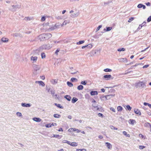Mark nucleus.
<instances>
[{
  "mask_svg": "<svg viewBox=\"0 0 151 151\" xmlns=\"http://www.w3.org/2000/svg\"><path fill=\"white\" fill-rule=\"evenodd\" d=\"M49 23H47L43 24V27L45 29H50V30H53L55 29L56 28H59L60 26H61L62 24L60 23H58L55 24L54 26H52L50 28L48 27Z\"/></svg>",
  "mask_w": 151,
  "mask_h": 151,
  "instance_id": "f257e3e1",
  "label": "nucleus"
},
{
  "mask_svg": "<svg viewBox=\"0 0 151 151\" xmlns=\"http://www.w3.org/2000/svg\"><path fill=\"white\" fill-rule=\"evenodd\" d=\"M40 66L36 64H34L33 65V73L34 75H36L39 73V70L40 69Z\"/></svg>",
  "mask_w": 151,
  "mask_h": 151,
  "instance_id": "f03ea898",
  "label": "nucleus"
},
{
  "mask_svg": "<svg viewBox=\"0 0 151 151\" xmlns=\"http://www.w3.org/2000/svg\"><path fill=\"white\" fill-rule=\"evenodd\" d=\"M52 47V44H48L46 45H44L41 46L39 49V50H49Z\"/></svg>",
  "mask_w": 151,
  "mask_h": 151,
  "instance_id": "7ed1b4c3",
  "label": "nucleus"
},
{
  "mask_svg": "<svg viewBox=\"0 0 151 151\" xmlns=\"http://www.w3.org/2000/svg\"><path fill=\"white\" fill-rule=\"evenodd\" d=\"M135 87L136 88L140 87L145 88L146 87V86L145 83L143 82L139 81L135 83Z\"/></svg>",
  "mask_w": 151,
  "mask_h": 151,
  "instance_id": "20e7f679",
  "label": "nucleus"
},
{
  "mask_svg": "<svg viewBox=\"0 0 151 151\" xmlns=\"http://www.w3.org/2000/svg\"><path fill=\"white\" fill-rule=\"evenodd\" d=\"M70 13L71 14L70 16L72 18H75L77 17L80 14L79 11L74 12L73 10H71L70 11Z\"/></svg>",
  "mask_w": 151,
  "mask_h": 151,
  "instance_id": "39448f33",
  "label": "nucleus"
},
{
  "mask_svg": "<svg viewBox=\"0 0 151 151\" xmlns=\"http://www.w3.org/2000/svg\"><path fill=\"white\" fill-rule=\"evenodd\" d=\"M12 8H10V10L13 12H15L17 8H19L20 6L18 5H12Z\"/></svg>",
  "mask_w": 151,
  "mask_h": 151,
  "instance_id": "423d86ee",
  "label": "nucleus"
},
{
  "mask_svg": "<svg viewBox=\"0 0 151 151\" xmlns=\"http://www.w3.org/2000/svg\"><path fill=\"white\" fill-rule=\"evenodd\" d=\"M45 40H48L51 37L52 35L51 34H43Z\"/></svg>",
  "mask_w": 151,
  "mask_h": 151,
  "instance_id": "0eeeda50",
  "label": "nucleus"
},
{
  "mask_svg": "<svg viewBox=\"0 0 151 151\" xmlns=\"http://www.w3.org/2000/svg\"><path fill=\"white\" fill-rule=\"evenodd\" d=\"M21 105L22 107H29L32 106V104H26L23 103H21Z\"/></svg>",
  "mask_w": 151,
  "mask_h": 151,
  "instance_id": "6e6552de",
  "label": "nucleus"
},
{
  "mask_svg": "<svg viewBox=\"0 0 151 151\" xmlns=\"http://www.w3.org/2000/svg\"><path fill=\"white\" fill-rule=\"evenodd\" d=\"M37 59V57L36 56H31L30 58L31 60L32 63L36 62Z\"/></svg>",
  "mask_w": 151,
  "mask_h": 151,
  "instance_id": "1a4fd4ad",
  "label": "nucleus"
},
{
  "mask_svg": "<svg viewBox=\"0 0 151 151\" xmlns=\"http://www.w3.org/2000/svg\"><path fill=\"white\" fill-rule=\"evenodd\" d=\"M119 62L126 63L127 62V60L126 58H121L118 59Z\"/></svg>",
  "mask_w": 151,
  "mask_h": 151,
  "instance_id": "9d476101",
  "label": "nucleus"
},
{
  "mask_svg": "<svg viewBox=\"0 0 151 151\" xmlns=\"http://www.w3.org/2000/svg\"><path fill=\"white\" fill-rule=\"evenodd\" d=\"M106 146L109 149L111 150L112 148V145L109 143L106 142L105 143Z\"/></svg>",
  "mask_w": 151,
  "mask_h": 151,
  "instance_id": "9b49d317",
  "label": "nucleus"
},
{
  "mask_svg": "<svg viewBox=\"0 0 151 151\" xmlns=\"http://www.w3.org/2000/svg\"><path fill=\"white\" fill-rule=\"evenodd\" d=\"M134 113L136 114H138V115H141V112L138 109H134Z\"/></svg>",
  "mask_w": 151,
  "mask_h": 151,
  "instance_id": "f8f14e48",
  "label": "nucleus"
},
{
  "mask_svg": "<svg viewBox=\"0 0 151 151\" xmlns=\"http://www.w3.org/2000/svg\"><path fill=\"white\" fill-rule=\"evenodd\" d=\"M70 23V20L67 19L64 20L61 25V27L63 25H66L67 24H69Z\"/></svg>",
  "mask_w": 151,
  "mask_h": 151,
  "instance_id": "ddd939ff",
  "label": "nucleus"
},
{
  "mask_svg": "<svg viewBox=\"0 0 151 151\" xmlns=\"http://www.w3.org/2000/svg\"><path fill=\"white\" fill-rule=\"evenodd\" d=\"M92 106L93 107L96 109L97 110H99L100 108H101V107L100 106H99V107L97 105L96 103H93L92 104Z\"/></svg>",
  "mask_w": 151,
  "mask_h": 151,
  "instance_id": "4468645a",
  "label": "nucleus"
},
{
  "mask_svg": "<svg viewBox=\"0 0 151 151\" xmlns=\"http://www.w3.org/2000/svg\"><path fill=\"white\" fill-rule=\"evenodd\" d=\"M35 83H38L40 86H41L42 87H44L45 86L44 83L41 81H36Z\"/></svg>",
  "mask_w": 151,
  "mask_h": 151,
  "instance_id": "2eb2a0df",
  "label": "nucleus"
},
{
  "mask_svg": "<svg viewBox=\"0 0 151 151\" xmlns=\"http://www.w3.org/2000/svg\"><path fill=\"white\" fill-rule=\"evenodd\" d=\"M1 41L4 42L6 43L8 42L9 39L8 38L4 37L1 38Z\"/></svg>",
  "mask_w": 151,
  "mask_h": 151,
  "instance_id": "dca6fc26",
  "label": "nucleus"
},
{
  "mask_svg": "<svg viewBox=\"0 0 151 151\" xmlns=\"http://www.w3.org/2000/svg\"><path fill=\"white\" fill-rule=\"evenodd\" d=\"M104 78L106 79V80H108L110 79L111 77V76L110 75H105L104 76Z\"/></svg>",
  "mask_w": 151,
  "mask_h": 151,
  "instance_id": "f3484780",
  "label": "nucleus"
},
{
  "mask_svg": "<svg viewBox=\"0 0 151 151\" xmlns=\"http://www.w3.org/2000/svg\"><path fill=\"white\" fill-rule=\"evenodd\" d=\"M39 38L40 41H44L45 40L43 34L40 35L39 36Z\"/></svg>",
  "mask_w": 151,
  "mask_h": 151,
  "instance_id": "a211bd4d",
  "label": "nucleus"
},
{
  "mask_svg": "<svg viewBox=\"0 0 151 151\" xmlns=\"http://www.w3.org/2000/svg\"><path fill=\"white\" fill-rule=\"evenodd\" d=\"M137 7L139 8H142L143 9H145L146 8V6L145 5L141 4H139L137 5Z\"/></svg>",
  "mask_w": 151,
  "mask_h": 151,
  "instance_id": "6ab92c4d",
  "label": "nucleus"
},
{
  "mask_svg": "<svg viewBox=\"0 0 151 151\" xmlns=\"http://www.w3.org/2000/svg\"><path fill=\"white\" fill-rule=\"evenodd\" d=\"M129 122L130 124L133 125L134 124L136 123V121L134 120L130 119L129 121Z\"/></svg>",
  "mask_w": 151,
  "mask_h": 151,
  "instance_id": "aec40b11",
  "label": "nucleus"
},
{
  "mask_svg": "<svg viewBox=\"0 0 151 151\" xmlns=\"http://www.w3.org/2000/svg\"><path fill=\"white\" fill-rule=\"evenodd\" d=\"M144 126L147 127H150L151 130V125L150 123L148 122L145 123L144 124Z\"/></svg>",
  "mask_w": 151,
  "mask_h": 151,
  "instance_id": "412c9836",
  "label": "nucleus"
},
{
  "mask_svg": "<svg viewBox=\"0 0 151 151\" xmlns=\"http://www.w3.org/2000/svg\"><path fill=\"white\" fill-rule=\"evenodd\" d=\"M33 120L36 122H39L41 121V119L39 118L35 117L33 119Z\"/></svg>",
  "mask_w": 151,
  "mask_h": 151,
  "instance_id": "4be33fe9",
  "label": "nucleus"
},
{
  "mask_svg": "<svg viewBox=\"0 0 151 151\" xmlns=\"http://www.w3.org/2000/svg\"><path fill=\"white\" fill-rule=\"evenodd\" d=\"M90 94L91 96H94L95 95H97L98 94V92L97 91H91L90 92Z\"/></svg>",
  "mask_w": 151,
  "mask_h": 151,
  "instance_id": "5701e85b",
  "label": "nucleus"
},
{
  "mask_svg": "<svg viewBox=\"0 0 151 151\" xmlns=\"http://www.w3.org/2000/svg\"><path fill=\"white\" fill-rule=\"evenodd\" d=\"M64 98L68 101H70L71 99V97L69 95H66L64 96Z\"/></svg>",
  "mask_w": 151,
  "mask_h": 151,
  "instance_id": "b1692460",
  "label": "nucleus"
},
{
  "mask_svg": "<svg viewBox=\"0 0 151 151\" xmlns=\"http://www.w3.org/2000/svg\"><path fill=\"white\" fill-rule=\"evenodd\" d=\"M33 17H25L24 19V20H29V21H30V20H32V19H33Z\"/></svg>",
  "mask_w": 151,
  "mask_h": 151,
  "instance_id": "393cba45",
  "label": "nucleus"
},
{
  "mask_svg": "<svg viewBox=\"0 0 151 151\" xmlns=\"http://www.w3.org/2000/svg\"><path fill=\"white\" fill-rule=\"evenodd\" d=\"M51 93V94L52 95V96H55L56 97L57 96V95L55 94V92L54 90H51L50 91Z\"/></svg>",
  "mask_w": 151,
  "mask_h": 151,
  "instance_id": "a878e982",
  "label": "nucleus"
},
{
  "mask_svg": "<svg viewBox=\"0 0 151 151\" xmlns=\"http://www.w3.org/2000/svg\"><path fill=\"white\" fill-rule=\"evenodd\" d=\"M55 18L56 19L58 20L62 19H63V17L61 16L57 15H55Z\"/></svg>",
  "mask_w": 151,
  "mask_h": 151,
  "instance_id": "bb28decb",
  "label": "nucleus"
},
{
  "mask_svg": "<svg viewBox=\"0 0 151 151\" xmlns=\"http://www.w3.org/2000/svg\"><path fill=\"white\" fill-rule=\"evenodd\" d=\"M54 104L56 106H57L59 108L63 109V106H61L60 104H57V103H55Z\"/></svg>",
  "mask_w": 151,
  "mask_h": 151,
  "instance_id": "cd10ccee",
  "label": "nucleus"
},
{
  "mask_svg": "<svg viewBox=\"0 0 151 151\" xmlns=\"http://www.w3.org/2000/svg\"><path fill=\"white\" fill-rule=\"evenodd\" d=\"M83 88V86L81 85H80L78 86L77 89L79 90H82Z\"/></svg>",
  "mask_w": 151,
  "mask_h": 151,
  "instance_id": "c85d7f7f",
  "label": "nucleus"
},
{
  "mask_svg": "<svg viewBox=\"0 0 151 151\" xmlns=\"http://www.w3.org/2000/svg\"><path fill=\"white\" fill-rule=\"evenodd\" d=\"M78 100V99L74 97L73 98V99L72 100V102L73 103H75L77 100Z\"/></svg>",
  "mask_w": 151,
  "mask_h": 151,
  "instance_id": "c756f323",
  "label": "nucleus"
},
{
  "mask_svg": "<svg viewBox=\"0 0 151 151\" xmlns=\"http://www.w3.org/2000/svg\"><path fill=\"white\" fill-rule=\"evenodd\" d=\"M53 116L55 118H60L61 116L58 114H55L53 115Z\"/></svg>",
  "mask_w": 151,
  "mask_h": 151,
  "instance_id": "7c9ffc66",
  "label": "nucleus"
},
{
  "mask_svg": "<svg viewBox=\"0 0 151 151\" xmlns=\"http://www.w3.org/2000/svg\"><path fill=\"white\" fill-rule=\"evenodd\" d=\"M67 84L70 87H72L73 86V84L71 83L69 81L67 82Z\"/></svg>",
  "mask_w": 151,
  "mask_h": 151,
  "instance_id": "2f4dec72",
  "label": "nucleus"
},
{
  "mask_svg": "<svg viewBox=\"0 0 151 151\" xmlns=\"http://www.w3.org/2000/svg\"><path fill=\"white\" fill-rule=\"evenodd\" d=\"M71 81L72 82L74 81L77 82L78 81V79L75 78H72L71 79Z\"/></svg>",
  "mask_w": 151,
  "mask_h": 151,
  "instance_id": "473e14b6",
  "label": "nucleus"
},
{
  "mask_svg": "<svg viewBox=\"0 0 151 151\" xmlns=\"http://www.w3.org/2000/svg\"><path fill=\"white\" fill-rule=\"evenodd\" d=\"M70 145L73 147H76L78 145V144L76 142H72L71 143Z\"/></svg>",
  "mask_w": 151,
  "mask_h": 151,
  "instance_id": "72a5a7b5",
  "label": "nucleus"
},
{
  "mask_svg": "<svg viewBox=\"0 0 151 151\" xmlns=\"http://www.w3.org/2000/svg\"><path fill=\"white\" fill-rule=\"evenodd\" d=\"M85 42L84 40L80 41L79 42L76 43V44L77 45H81L82 44L84 43Z\"/></svg>",
  "mask_w": 151,
  "mask_h": 151,
  "instance_id": "f704fd0d",
  "label": "nucleus"
},
{
  "mask_svg": "<svg viewBox=\"0 0 151 151\" xmlns=\"http://www.w3.org/2000/svg\"><path fill=\"white\" fill-rule=\"evenodd\" d=\"M112 96V95H107L106 96V97H105V98H106V100H108L110 99Z\"/></svg>",
  "mask_w": 151,
  "mask_h": 151,
  "instance_id": "c9c22d12",
  "label": "nucleus"
},
{
  "mask_svg": "<svg viewBox=\"0 0 151 151\" xmlns=\"http://www.w3.org/2000/svg\"><path fill=\"white\" fill-rule=\"evenodd\" d=\"M123 134L125 136H126L127 137H130L129 134H127V132L125 131H124L123 132Z\"/></svg>",
  "mask_w": 151,
  "mask_h": 151,
  "instance_id": "e433bc0d",
  "label": "nucleus"
},
{
  "mask_svg": "<svg viewBox=\"0 0 151 151\" xmlns=\"http://www.w3.org/2000/svg\"><path fill=\"white\" fill-rule=\"evenodd\" d=\"M117 109L118 111H121L122 110V108L121 106H119L117 107Z\"/></svg>",
  "mask_w": 151,
  "mask_h": 151,
  "instance_id": "4c0bfd02",
  "label": "nucleus"
},
{
  "mask_svg": "<svg viewBox=\"0 0 151 151\" xmlns=\"http://www.w3.org/2000/svg\"><path fill=\"white\" fill-rule=\"evenodd\" d=\"M104 71L106 72H109L111 71L112 70L110 69L106 68L104 70Z\"/></svg>",
  "mask_w": 151,
  "mask_h": 151,
  "instance_id": "58836bf2",
  "label": "nucleus"
},
{
  "mask_svg": "<svg viewBox=\"0 0 151 151\" xmlns=\"http://www.w3.org/2000/svg\"><path fill=\"white\" fill-rule=\"evenodd\" d=\"M16 115L19 117H21L22 116L21 113L19 112H17Z\"/></svg>",
  "mask_w": 151,
  "mask_h": 151,
  "instance_id": "ea45409f",
  "label": "nucleus"
},
{
  "mask_svg": "<svg viewBox=\"0 0 151 151\" xmlns=\"http://www.w3.org/2000/svg\"><path fill=\"white\" fill-rule=\"evenodd\" d=\"M86 46L87 48H91L92 47V45L91 44H90L88 45H86Z\"/></svg>",
  "mask_w": 151,
  "mask_h": 151,
  "instance_id": "a19ab883",
  "label": "nucleus"
},
{
  "mask_svg": "<svg viewBox=\"0 0 151 151\" xmlns=\"http://www.w3.org/2000/svg\"><path fill=\"white\" fill-rule=\"evenodd\" d=\"M42 58H45V53L42 52L41 54Z\"/></svg>",
  "mask_w": 151,
  "mask_h": 151,
  "instance_id": "79ce46f5",
  "label": "nucleus"
},
{
  "mask_svg": "<svg viewBox=\"0 0 151 151\" xmlns=\"http://www.w3.org/2000/svg\"><path fill=\"white\" fill-rule=\"evenodd\" d=\"M110 127L111 129H114L115 130H117V128H116L114 127V126L112 125H111L110 126Z\"/></svg>",
  "mask_w": 151,
  "mask_h": 151,
  "instance_id": "37998d69",
  "label": "nucleus"
},
{
  "mask_svg": "<svg viewBox=\"0 0 151 151\" xmlns=\"http://www.w3.org/2000/svg\"><path fill=\"white\" fill-rule=\"evenodd\" d=\"M85 98L87 99H89L90 96L88 93H86L85 95Z\"/></svg>",
  "mask_w": 151,
  "mask_h": 151,
  "instance_id": "c03bdc74",
  "label": "nucleus"
},
{
  "mask_svg": "<svg viewBox=\"0 0 151 151\" xmlns=\"http://www.w3.org/2000/svg\"><path fill=\"white\" fill-rule=\"evenodd\" d=\"M112 29V27H106V31H110Z\"/></svg>",
  "mask_w": 151,
  "mask_h": 151,
  "instance_id": "a18cd8bd",
  "label": "nucleus"
},
{
  "mask_svg": "<svg viewBox=\"0 0 151 151\" xmlns=\"http://www.w3.org/2000/svg\"><path fill=\"white\" fill-rule=\"evenodd\" d=\"M134 19V18L133 17H131L130 18L128 21V22H131Z\"/></svg>",
  "mask_w": 151,
  "mask_h": 151,
  "instance_id": "49530a36",
  "label": "nucleus"
},
{
  "mask_svg": "<svg viewBox=\"0 0 151 151\" xmlns=\"http://www.w3.org/2000/svg\"><path fill=\"white\" fill-rule=\"evenodd\" d=\"M125 50V49L124 48H119V49H118L117 50L118 51H124Z\"/></svg>",
  "mask_w": 151,
  "mask_h": 151,
  "instance_id": "de8ad7c7",
  "label": "nucleus"
},
{
  "mask_svg": "<svg viewBox=\"0 0 151 151\" xmlns=\"http://www.w3.org/2000/svg\"><path fill=\"white\" fill-rule=\"evenodd\" d=\"M76 151H86V150L85 149H77L76 150Z\"/></svg>",
  "mask_w": 151,
  "mask_h": 151,
  "instance_id": "09e8293b",
  "label": "nucleus"
},
{
  "mask_svg": "<svg viewBox=\"0 0 151 151\" xmlns=\"http://www.w3.org/2000/svg\"><path fill=\"white\" fill-rule=\"evenodd\" d=\"M102 27V26L100 25L99 26V27L97 28L96 29V32H97L98 31L100 28H101Z\"/></svg>",
  "mask_w": 151,
  "mask_h": 151,
  "instance_id": "8fccbe9b",
  "label": "nucleus"
},
{
  "mask_svg": "<svg viewBox=\"0 0 151 151\" xmlns=\"http://www.w3.org/2000/svg\"><path fill=\"white\" fill-rule=\"evenodd\" d=\"M45 127H46L48 128L51 127V124H48L45 125Z\"/></svg>",
  "mask_w": 151,
  "mask_h": 151,
  "instance_id": "3c124183",
  "label": "nucleus"
},
{
  "mask_svg": "<svg viewBox=\"0 0 151 151\" xmlns=\"http://www.w3.org/2000/svg\"><path fill=\"white\" fill-rule=\"evenodd\" d=\"M87 82L85 81H82L81 82V83L83 85H86V84Z\"/></svg>",
  "mask_w": 151,
  "mask_h": 151,
  "instance_id": "603ef678",
  "label": "nucleus"
},
{
  "mask_svg": "<svg viewBox=\"0 0 151 151\" xmlns=\"http://www.w3.org/2000/svg\"><path fill=\"white\" fill-rule=\"evenodd\" d=\"M60 51V49H57L55 52V54L56 55H58V52H59Z\"/></svg>",
  "mask_w": 151,
  "mask_h": 151,
  "instance_id": "864d4df0",
  "label": "nucleus"
},
{
  "mask_svg": "<svg viewBox=\"0 0 151 151\" xmlns=\"http://www.w3.org/2000/svg\"><path fill=\"white\" fill-rule=\"evenodd\" d=\"M126 107L129 110H130L132 108L129 105H127Z\"/></svg>",
  "mask_w": 151,
  "mask_h": 151,
  "instance_id": "5fc2aeb1",
  "label": "nucleus"
},
{
  "mask_svg": "<svg viewBox=\"0 0 151 151\" xmlns=\"http://www.w3.org/2000/svg\"><path fill=\"white\" fill-rule=\"evenodd\" d=\"M150 21H151V16L149 17L147 19V22H149Z\"/></svg>",
  "mask_w": 151,
  "mask_h": 151,
  "instance_id": "6e6d98bb",
  "label": "nucleus"
},
{
  "mask_svg": "<svg viewBox=\"0 0 151 151\" xmlns=\"http://www.w3.org/2000/svg\"><path fill=\"white\" fill-rule=\"evenodd\" d=\"M147 113L148 115L151 116V111H147Z\"/></svg>",
  "mask_w": 151,
  "mask_h": 151,
  "instance_id": "4d7b16f0",
  "label": "nucleus"
},
{
  "mask_svg": "<svg viewBox=\"0 0 151 151\" xmlns=\"http://www.w3.org/2000/svg\"><path fill=\"white\" fill-rule=\"evenodd\" d=\"M105 97H106V96H102L101 98V99L103 100H106V98Z\"/></svg>",
  "mask_w": 151,
  "mask_h": 151,
  "instance_id": "13d9d810",
  "label": "nucleus"
},
{
  "mask_svg": "<svg viewBox=\"0 0 151 151\" xmlns=\"http://www.w3.org/2000/svg\"><path fill=\"white\" fill-rule=\"evenodd\" d=\"M45 17L43 16L42 17L41 19V20L42 21H44L45 20Z\"/></svg>",
  "mask_w": 151,
  "mask_h": 151,
  "instance_id": "bf43d9fd",
  "label": "nucleus"
},
{
  "mask_svg": "<svg viewBox=\"0 0 151 151\" xmlns=\"http://www.w3.org/2000/svg\"><path fill=\"white\" fill-rule=\"evenodd\" d=\"M98 116L100 117L101 116L102 117H103V114L100 113H99L98 114Z\"/></svg>",
  "mask_w": 151,
  "mask_h": 151,
  "instance_id": "052dcab7",
  "label": "nucleus"
},
{
  "mask_svg": "<svg viewBox=\"0 0 151 151\" xmlns=\"http://www.w3.org/2000/svg\"><path fill=\"white\" fill-rule=\"evenodd\" d=\"M110 109L112 110L113 112H115V110L114 108L112 107H111L110 108Z\"/></svg>",
  "mask_w": 151,
  "mask_h": 151,
  "instance_id": "680f3d73",
  "label": "nucleus"
},
{
  "mask_svg": "<svg viewBox=\"0 0 151 151\" xmlns=\"http://www.w3.org/2000/svg\"><path fill=\"white\" fill-rule=\"evenodd\" d=\"M145 147H144L143 146L140 145V146H139V148L140 149H142L144 148H145Z\"/></svg>",
  "mask_w": 151,
  "mask_h": 151,
  "instance_id": "e2e57ef3",
  "label": "nucleus"
},
{
  "mask_svg": "<svg viewBox=\"0 0 151 151\" xmlns=\"http://www.w3.org/2000/svg\"><path fill=\"white\" fill-rule=\"evenodd\" d=\"M68 132H73V130H72V128H70L69 129H68Z\"/></svg>",
  "mask_w": 151,
  "mask_h": 151,
  "instance_id": "0e129e2a",
  "label": "nucleus"
},
{
  "mask_svg": "<svg viewBox=\"0 0 151 151\" xmlns=\"http://www.w3.org/2000/svg\"><path fill=\"white\" fill-rule=\"evenodd\" d=\"M148 66H149L148 65H144V66H143V68H147Z\"/></svg>",
  "mask_w": 151,
  "mask_h": 151,
  "instance_id": "69168bd1",
  "label": "nucleus"
},
{
  "mask_svg": "<svg viewBox=\"0 0 151 151\" xmlns=\"http://www.w3.org/2000/svg\"><path fill=\"white\" fill-rule=\"evenodd\" d=\"M59 136V135H57V134H54L53 136V137H58Z\"/></svg>",
  "mask_w": 151,
  "mask_h": 151,
  "instance_id": "338daca9",
  "label": "nucleus"
},
{
  "mask_svg": "<svg viewBox=\"0 0 151 151\" xmlns=\"http://www.w3.org/2000/svg\"><path fill=\"white\" fill-rule=\"evenodd\" d=\"M146 24V22H144L141 25L142 26H143L145 25V24Z\"/></svg>",
  "mask_w": 151,
  "mask_h": 151,
  "instance_id": "774afa93",
  "label": "nucleus"
}]
</instances>
